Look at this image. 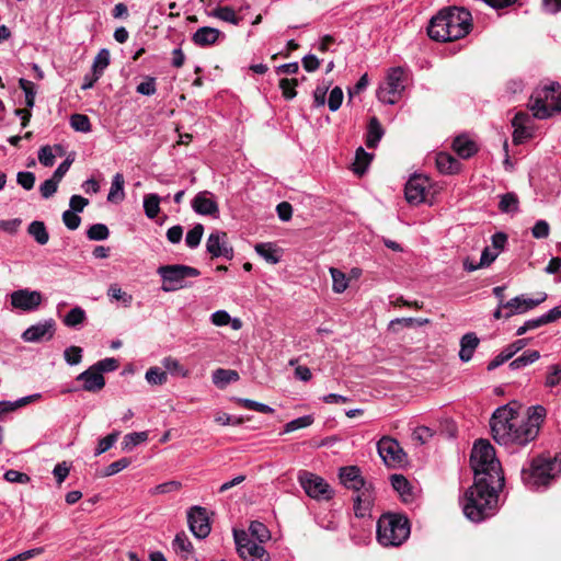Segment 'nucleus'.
Returning <instances> with one entry per match:
<instances>
[{"instance_id":"obj_1","label":"nucleus","mask_w":561,"mask_h":561,"mask_svg":"<svg viewBox=\"0 0 561 561\" xmlns=\"http://www.w3.org/2000/svg\"><path fill=\"white\" fill-rule=\"evenodd\" d=\"M470 463L474 483L465 493L462 511L466 517L479 523L494 515L497 506V490L503 486L504 477L493 446L483 439L472 448Z\"/></svg>"},{"instance_id":"obj_2","label":"nucleus","mask_w":561,"mask_h":561,"mask_svg":"<svg viewBox=\"0 0 561 561\" xmlns=\"http://www.w3.org/2000/svg\"><path fill=\"white\" fill-rule=\"evenodd\" d=\"M490 426L493 439L500 445L523 446L536 438L534 425L526 428L524 417L510 405L500 407L494 411Z\"/></svg>"},{"instance_id":"obj_3","label":"nucleus","mask_w":561,"mask_h":561,"mask_svg":"<svg viewBox=\"0 0 561 561\" xmlns=\"http://www.w3.org/2000/svg\"><path fill=\"white\" fill-rule=\"evenodd\" d=\"M472 30V15L463 8H446L430 21L428 36L436 42H453L467 36Z\"/></svg>"},{"instance_id":"obj_4","label":"nucleus","mask_w":561,"mask_h":561,"mask_svg":"<svg viewBox=\"0 0 561 561\" xmlns=\"http://www.w3.org/2000/svg\"><path fill=\"white\" fill-rule=\"evenodd\" d=\"M534 117L547 119L561 112V85L558 82L537 88L528 104Z\"/></svg>"},{"instance_id":"obj_5","label":"nucleus","mask_w":561,"mask_h":561,"mask_svg":"<svg viewBox=\"0 0 561 561\" xmlns=\"http://www.w3.org/2000/svg\"><path fill=\"white\" fill-rule=\"evenodd\" d=\"M410 536L407 517L397 514H385L377 523V539L385 547L402 545Z\"/></svg>"},{"instance_id":"obj_6","label":"nucleus","mask_w":561,"mask_h":561,"mask_svg":"<svg viewBox=\"0 0 561 561\" xmlns=\"http://www.w3.org/2000/svg\"><path fill=\"white\" fill-rule=\"evenodd\" d=\"M561 471L557 458L538 457L531 460L528 469L522 470V480L531 490L546 486Z\"/></svg>"},{"instance_id":"obj_7","label":"nucleus","mask_w":561,"mask_h":561,"mask_svg":"<svg viewBox=\"0 0 561 561\" xmlns=\"http://www.w3.org/2000/svg\"><path fill=\"white\" fill-rule=\"evenodd\" d=\"M407 75L402 67L389 69L386 81L379 87L377 98L386 104H394L399 101L405 89Z\"/></svg>"},{"instance_id":"obj_8","label":"nucleus","mask_w":561,"mask_h":561,"mask_svg":"<svg viewBox=\"0 0 561 561\" xmlns=\"http://www.w3.org/2000/svg\"><path fill=\"white\" fill-rule=\"evenodd\" d=\"M158 274L161 276L163 284V291H174L184 287V280L188 277H197L201 272L187 265L174 264L163 265L158 268Z\"/></svg>"},{"instance_id":"obj_9","label":"nucleus","mask_w":561,"mask_h":561,"mask_svg":"<svg viewBox=\"0 0 561 561\" xmlns=\"http://www.w3.org/2000/svg\"><path fill=\"white\" fill-rule=\"evenodd\" d=\"M239 556L244 561H268L270 554L261 543L255 542L247 531L233 530Z\"/></svg>"},{"instance_id":"obj_10","label":"nucleus","mask_w":561,"mask_h":561,"mask_svg":"<svg viewBox=\"0 0 561 561\" xmlns=\"http://www.w3.org/2000/svg\"><path fill=\"white\" fill-rule=\"evenodd\" d=\"M298 480L305 492L313 499H330L332 490L321 477L309 471H300Z\"/></svg>"},{"instance_id":"obj_11","label":"nucleus","mask_w":561,"mask_h":561,"mask_svg":"<svg viewBox=\"0 0 561 561\" xmlns=\"http://www.w3.org/2000/svg\"><path fill=\"white\" fill-rule=\"evenodd\" d=\"M377 449L383 462L389 467L399 466L404 461L405 454L400 444L389 436L379 439Z\"/></svg>"},{"instance_id":"obj_12","label":"nucleus","mask_w":561,"mask_h":561,"mask_svg":"<svg viewBox=\"0 0 561 561\" xmlns=\"http://www.w3.org/2000/svg\"><path fill=\"white\" fill-rule=\"evenodd\" d=\"M187 523L192 534L199 539L206 538L211 530L207 510L202 506L190 508L187 512Z\"/></svg>"},{"instance_id":"obj_13","label":"nucleus","mask_w":561,"mask_h":561,"mask_svg":"<svg viewBox=\"0 0 561 561\" xmlns=\"http://www.w3.org/2000/svg\"><path fill=\"white\" fill-rule=\"evenodd\" d=\"M206 250L211 257L233 259V249L228 242L227 233L224 231L216 230L208 236Z\"/></svg>"},{"instance_id":"obj_14","label":"nucleus","mask_w":561,"mask_h":561,"mask_svg":"<svg viewBox=\"0 0 561 561\" xmlns=\"http://www.w3.org/2000/svg\"><path fill=\"white\" fill-rule=\"evenodd\" d=\"M11 305L22 311H33L42 304V294L37 290L19 289L10 295Z\"/></svg>"},{"instance_id":"obj_15","label":"nucleus","mask_w":561,"mask_h":561,"mask_svg":"<svg viewBox=\"0 0 561 561\" xmlns=\"http://www.w3.org/2000/svg\"><path fill=\"white\" fill-rule=\"evenodd\" d=\"M354 511L357 517L369 515L375 503V489L371 482L365 481L364 485L355 489Z\"/></svg>"},{"instance_id":"obj_16","label":"nucleus","mask_w":561,"mask_h":561,"mask_svg":"<svg viewBox=\"0 0 561 561\" xmlns=\"http://www.w3.org/2000/svg\"><path fill=\"white\" fill-rule=\"evenodd\" d=\"M547 299V294L541 293L539 298L531 299L524 296H517L503 304V307L507 310L505 318L508 319L514 314L525 313L535 307L539 306Z\"/></svg>"},{"instance_id":"obj_17","label":"nucleus","mask_w":561,"mask_h":561,"mask_svg":"<svg viewBox=\"0 0 561 561\" xmlns=\"http://www.w3.org/2000/svg\"><path fill=\"white\" fill-rule=\"evenodd\" d=\"M55 333V321L53 319L46 320L44 322L36 323L27 328L23 334L22 339L25 342L36 343L41 341H49Z\"/></svg>"},{"instance_id":"obj_18","label":"nucleus","mask_w":561,"mask_h":561,"mask_svg":"<svg viewBox=\"0 0 561 561\" xmlns=\"http://www.w3.org/2000/svg\"><path fill=\"white\" fill-rule=\"evenodd\" d=\"M428 179L422 175L412 176L405 184V198L410 204L419 205L425 199Z\"/></svg>"},{"instance_id":"obj_19","label":"nucleus","mask_w":561,"mask_h":561,"mask_svg":"<svg viewBox=\"0 0 561 561\" xmlns=\"http://www.w3.org/2000/svg\"><path fill=\"white\" fill-rule=\"evenodd\" d=\"M194 211L204 216L218 217L219 207L208 191L199 192L192 201Z\"/></svg>"},{"instance_id":"obj_20","label":"nucleus","mask_w":561,"mask_h":561,"mask_svg":"<svg viewBox=\"0 0 561 561\" xmlns=\"http://www.w3.org/2000/svg\"><path fill=\"white\" fill-rule=\"evenodd\" d=\"M77 380L82 381V389L88 392H99L105 386L103 375L96 371L92 366L79 374Z\"/></svg>"},{"instance_id":"obj_21","label":"nucleus","mask_w":561,"mask_h":561,"mask_svg":"<svg viewBox=\"0 0 561 561\" xmlns=\"http://www.w3.org/2000/svg\"><path fill=\"white\" fill-rule=\"evenodd\" d=\"M339 477L346 488L353 490L363 486L366 481L360 473V469L356 466L342 467Z\"/></svg>"},{"instance_id":"obj_22","label":"nucleus","mask_w":561,"mask_h":561,"mask_svg":"<svg viewBox=\"0 0 561 561\" xmlns=\"http://www.w3.org/2000/svg\"><path fill=\"white\" fill-rule=\"evenodd\" d=\"M392 488L398 492L404 503H412L415 500V491L409 480L402 474L390 477Z\"/></svg>"},{"instance_id":"obj_23","label":"nucleus","mask_w":561,"mask_h":561,"mask_svg":"<svg viewBox=\"0 0 561 561\" xmlns=\"http://www.w3.org/2000/svg\"><path fill=\"white\" fill-rule=\"evenodd\" d=\"M453 149L460 158L468 159L478 151V146L468 136L460 135L454 139Z\"/></svg>"},{"instance_id":"obj_24","label":"nucleus","mask_w":561,"mask_h":561,"mask_svg":"<svg viewBox=\"0 0 561 561\" xmlns=\"http://www.w3.org/2000/svg\"><path fill=\"white\" fill-rule=\"evenodd\" d=\"M479 342L480 340L476 333H466L460 340L459 358L465 363L469 362L472 358Z\"/></svg>"},{"instance_id":"obj_25","label":"nucleus","mask_w":561,"mask_h":561,"mask_svg":"<svg viewBox=\"0 0 561 561\" xmlns=\"http://www.w3.org/2000/svg\"><path fill=\"white\" fill-rule=\"evenodd\" d=\"M220 35V31L215 27L209 26H203L199 27L194 34H193V42L197 46H208L214 44Z\"/></svg>"},{"instance_id":"obj_26","label":"nucleus","mask_w":561,"mask_h":561,"mask_svg":"<svg viewBox=\"0 0 561 561\" xmlns=\"http://www.w3.org/2000/svg\"><path fill=\"white\" fill-rule=\"evenodd\" d=\"M436 165L439 172L451 174L459 170V162L451 154L439 152L436 157Z\"/></svg>"},{"instance_id":"obj_27","label":"nucleus","mask_w":561,"mask_h":561,"mask_svg":"<svg viewBox=\"0 0 561 561\" xmlns=\"http://www.w3.org/2000/svg\"><path fill=\"white\" fill-rule=\"evenodd\" d=\"M383 136V129L376 117H371L367 128L366 146L375 148Z\"/></svg>"},{"instance_id":"obj_28","label":"nucleus","mask_w":561,"mask_h":561,"mask_svg":"<svg viewBox=\"0 0 561 561\" xmlns=\"http://www.w3.org/2000/svg\"><path fill=\"white\" fill-rule=\"evenodd\" d=\"M27 231L41 245L46 244L49 240V234L43 221H32L27 228Z\"/></svg>"},{"instance_id":"obj_29","label":"nucleus","mask_w":561,"mask_h":561,"mask_svg":"<svg viewBox=\"0 0 561 561\" xmlns=\"http://www.w3.org/2000/svg\"><path fill=\"white\" fill-rule=\"evenodd\" d=\"M211 15L214 18H217L224 22H228L233 25H239L241 22V18L236 14V11L228 5L225 7H217L213 12Z\"/></svg>"},{"instance_id":"obj_30","label":"nucleus","mask_w":561,"mask_h":561,"mask_svg":"<svg viewBox=\"0 0 561 561\" xmlns=\"http://www.w3.org/2000/svg\"><path fill=\"white\" fill-rule=\"evenodd\" d=\"M124 176L122 173H116L113 176L112 185L110 188V193L107 195V201L115 202V201H122L125 196L124 194Z\"/></svg>"},{"instance_id":"obj_31","label":"nucleus","mask_w":561,"mask_h":561,"mask_svg":"<svg viewBox=\"0 0 561 561\" xmlns=\"http://www.w3.org/2000/svg\"><path fill=\"white\" fill-rule=\"evenodd\" d=\"M161 198L157 194H147L144 197V209L148 218L154 219L160 211Z\"/></svg>"},{"instance_id":"obj_32","label":"nucleus","mask_w":561,"mask_h":561,"mask_svg":"<svg viewBox=\"0 0 561 561\" xmlns=\"http://www.w3.org/2000/svg\"><path fill=\"white\" fill-rule=\"evenodd\" d=\"M540 358V353L538 351H526L520 356L515 358L513 362L510 363L511 369H519L523 367H526L529 364L535 363Z\"/></svg>"},{"instance_id":"obj_33","label":"nucleus","mask_w":561,"mask_h":561,"mask_svg":"<svg viewBox=\"0 0 561 561\" xmlns=\"http://www.w3.org/2000/svg\"><path fill=\"white\" fill-rule=\"evenodd\" d=\"M249 533V536L253 540L256 539L260 543H263L271 538V534L267 527L257 520H254L250 524Z\"/></svg>"},{"instance_id":"obj_34","label":"nucleus","mask_w":561,"mask_h":561,"mask_svg":"<svg viewBox=\"0 0 561 561\" xmlns=\"http://www.w3.org/2000/svg\"><path fill=\"white\" fill-rule=\"evenodd\" d=\"M519 201L515 193H506L501 195L499 209L502 213H517Z\"/></svg>"},{"instance_id":"obj_35","label":"nucleus","mask_w":561,"mask_h":561,"mask_svg":"<svg viewBox=\"0 0 561 561\" xmlns=\"http://www.w3.org/2000/svg\"><path fill=\"white\" fill-rule=\"evenodd\" d=\"M332 277V289L336 294H341L348 287V280L346 275L336 267H330L329 270Z\"/></svg>"},{"instance_id":"obj_36","label":"nucleus","mask_w":561,"mask_h":561,"mask_svg":"<svg viewBox=\"0 0 561 561\" xmlns=\"http://www.w3.org/2000/svg\"><path fill=\"white\" fill-rule=\"evenodd\" d=\"M239 374L236 370L218 368L213 374V382L217 386H224L231 381H237Z\"/></svg>"},{"instance_id":"obj_37","label":"nucleus","mask_w":561,"mask_h":561,"mask_svg":"<svg viewBox=\"0 0 561 561\" xmlns=\"http://www.w3.org/2000/svg\"><path fill=\"white\" fill-rule=\"evenodd\" d=\"M546 416V409L541 405H537L533 408L531 414L527 419H524V424L526 428L529 425H534V428L536 430V436L539 433L540 424L542 423L543 419Z\"/></svg>"},{"instance_id":"obj_38","label":"nucleus","mask_w":561,"mask_h":561,"mask_svg":"<svg viewBox=\"0 0 561 561\" xmlns=\"http://www.w3.org/2000/svg\"><path fill=\"white\" fill-rule=\"evenodd\" d=\"M373 159V156L368 152H366L362 147H359L357 150H356V154H355V162H354V172L357 173V174H363L368 164L370 163Z\"/></svg>"},{"instance_id":"obj_39","label":"nucleus","mask_w":561,"mask_h":561,"mask_svg":"<svg viewBox=\"0 0 561 561\" xmlns=\"http://www.w3.org/2000/svg\"><path fill=\"white\" fill-rule=\"evenodd\" d=\"M110 51L106 48L98 53L92 65V71L96 73V77L103 75L104 69L110 65Z\"/></svg>"},{"instance_id":"obj_40","label":"nucleus","mask_w":561,"mask_h":561,"mask_svg":"<svg viewBox=\"0 0 561 561\" xmlns=\"http://www.w3.org/2000/svg\"><path fill=\"white\" fill-rule=\"evenodd\" d=\"M85 318V311L80 307H75L66 314L64 323L69 328H75L83 323Z\"/></svg>"},{"instance_id":"obj_41","label":"nucleus","mask_w":561,"mask_h":561,"mask_svg":"<svg viewBox=\"0 0 561 561\" xmlns=\"http://www.w3.org/2000/svg\"><path fill=\"white\" fill-rule=\"evenodd\" d=\"M172 546L175 552H182L185 554L191 553L193 550L192 542L184 531L176 534Z\"/></svg>"},{"instance_id":"obj_42","label":"nucleus","mask_w":561,"mask_h":561,"mask_svg":"<svg viewBox=\"0 0 561 561\" xmlns=\"http://www.w3.org/2000/svg\"><path fill=\"white\" fill-rule=\"evenodd\" d=\"M162 365L163 367L170 371L171 374L173 375H176V376H180V377H187L188 376V370L186 368H184L180 362L171 356L169 357H165L163 360H162Z\"/></svg>"},{"instance_id":"obj_43","label":"nucleus","mask_w":561,"mask_h":561,"mask_svg":"<svg viewBox=\"0 0 561 561\" xmlns=\"http://www.w3.org/2000/svg\"><path fill=\"white\" fill-rule=\"evenodd\" d=\"M560 382H561V365H559V364L550 365L547 369L545 387L553 388V387H557Z\"/></svg>"},{"instance_id":"obj_44","label":"nucleus","mask_w":561,"mask_h":561,"mask_svg":"<svg viewBox=\"0 0 561 561\" xmlns=\"http://www.w3.org/2000/svg\"><path fill=\"white\" fill-rule=\"evenodd\" d=\"M204 233V226L202 224H196L185 237V242L188 248L194 249L197 248L201 243L202 237Z\"/></svg>"},{"instance_id":"obj_45","label":"nucleus","mask_w":561,"mask_h":561,"mask_svg":"<svg viewBox=\"0 0 561 561\" xmlns=\"http://www.w3.org/2000/svg\"><path fill=\"white\" fill-rule=\"evenodd\" d=\"M255 251L268 263L276 264L279 261L278 256L275 254L272 243H257L255 245Z\"/></svg>"},{"instance_id":"obj_46","label":"nucleus","mask_w":561,"mask_h":561,"mask_svg":"<svg viewBox=\"0 0 561 561\" xmlns=\"http://www.w3.org/2000/svg\"><path fill=\"white\" fill-rule=\"evenodd\" d=\"M108 236H110V230L106 227V225H104V224H94L87 231V237L90 240H94V241L105 240L108 238Z\"/></svg>"},{"instance_id":"obj_47","label":"nucleus","mask_w":561,"mask_h":561,"mask_svg":"<svg viewBox=\"0 0 561 561\" xmlns=\"http://www.w3.org/2000/svg\"><path fill=\"white\" fill-rule=\"evenodd\" d=\"M70 126L81 133H89L91 130V123L87 115L73 114L70 117Z\"/></svg>"},{"instance_id":"obj_48","label":"nucleus","mask_w":561,"mask_h":561,"mask_svg":"<svg viewBox=\"0 0 561 561\" xmlns=\"http://www.w3.org/2000/svg\"><path fill=\"white\" fill-rule=\"evenodd\" d=\"M19 87L24 91L25 93V104L28 108H32L35 104V85L33 82L21 78L19 80Z\"/></svg>"},{"instance_id":"obj_49","label":"nucleus","mask_w":561,"mask_h":561,"mask_svg":"<svg viewBox=\"0 0 561 561\" xmlns=\"http://www.w3.org/2000/svg\"><path fill=\"white\" fill-rule=\"evenodd\" d=\"M238 403L245 409L253 410L261 413L271 414L274 413V409L267 404L251 400V399H238Z\"/></svg>"},{"instance_id":"obj_50","label":"nucleus","mask_w":561,"mask_h":561,"mask_svg":"<svg viewBox=\"0 0 561 561\" xmlns=\"http://www.w3.org/2000/svg\"><path fill=\"white\" fill-rule=\"evenodd\" d=\"M146 380L151 385H163L168 380L167 373L159 367H150L146 371Z\"/></svg>"},{"instance_id":"obj_51","label":"nucleus","mask_w":561,"mask_h":561,"mask_svg":"<svg viewBox=\"0 0 561 561\" xmlns=\"http://www.w3.org/2000/svg\"><path fill=\"white\" fill-rule=\"evenodd\" d=\"M110 298L122 301L125 306H129L133 301L131 295L122 290L117 284H112L107 290Z\"/></svg>"},{"instance_id":"obj_52","label":"nucleus","mask_w":561,"mask_h":561,"mask_svg":"<svg viewBox=\"0 0 561 561\" xmlns=\"http://www.w3.org/2000/svg\"><path fill=\"white\" fill-rule=\"evenodd\" d=\"M313 423V417L311 415H304L298 419H295L290 422H288L285 425L284 432L290 433L300 428H305L310 426Z\"/></svg>"},{"instance_id":"obj_53","label":"nucleus","mask_w":561,"mask_h":561,"mask_svg":"<svg viewBox=\"0 0 561 561\" xmlns=\"http://www.w3.org/2000/svg\"><path fill=\"white\" fill-rule=\"evenodd\" d=\"M148 434L146 432H135L125 435L124 437V449L130 450L140 443L147 440Z\"/></svg>"},{"instance_id":"obj_54","label":"nucleus","mask_w":561,"mask_h":561,"mask_svg":"<svg viewBox=\"0 0 561 561\" xmlns=\"http://www.w3.org/2000/svg\"><path fill=\"white\" fill-rule=\"evenodd\" d=\"M298 84L297 79L284 78L279 81V89L282 90L283 96L287 100H291L296 96V87Z\"/></svg>"},{"instance_id":"obj_55","label":"nucleus","mask_w":561,"mask_h":561,"mask_svg":"<svg viewBox=\"0 0 561 561\" xmlns=\"http://www.w3.org/2000/svg\"><path fill=\"white\" fill-rule=\"evenodd\" d=\"M118 438V433H111L107 436L101 438L98 443V447L94 451V456H100L103 453L107 451L113 445L116 443Z\"/></svg>"},{"instance_id":"obj_56","label":"nucleus","mask_w":561,"mask_h":561,"mask_svg":"<svg viewBox=\"0 0 561 561\" xmlns=\"http://www.w3.org/2000/svg\"><path fill=\"white\" fill-rule=\"evenodd\" d=\"M343 102V91L340 87H335L331 90L329 100H328V106L330 111L335 112L337 111Z\"/></svg>"},{"instance_id":"obj_57","label":"nucleus","mask_w":561,"mask_h":561,"mask_svg":"<svg viewBox=\"0 0 561 561\" xmlns=\"http://www.w3.org/2000/svg\"><path fill=\"white\" fill-rule=\"evenodd\" d=\"M64 357L69 365H78L82 359V348L79 346L67 347Z\"/></svg>"},{"instance_id":"obj_58","label":"nucleus","mask_w":561,"mask_h":561,"mask_svg":"<svg viewBox=\"0 0 561 561\" xmlns=\"http://www.w3.org/2000/svg\"><path fill=\"white\" fill-rule=\"evenodd\" d=\"M92 367L103 375V373L116 370L118 368V362L115 358H104L96 362Z\"/></svg>"},{"instance_id":"obj_59","label":"nucleus","mask_w":561,"mask_h":561,"mask_svg":"<svg viewBox=\"0 0 561 561\" xmlns=\"http://www.w3.org/2000/svg\"><path fill=\"white\" fill-rule=\"evenodd\" d=\"M129 465H130V459H128V458H121V459L110 463L105 468L103 474L105 477L114 476V474L121 472L122 470H124L125 468H127Z\"/></svg>"},{"instance_id":"obj_60","label":"nucleus","mask_w":561,"mask_h":561,"mask_svg":"<svg viewBox=\"0 0 561 561\" xmlns=\"http://www.w3.org/2000/svg\"><path fill=\"white\" fill-rule=\"evenodd\" d=\"M60 181H58L54 175L46 180L41 186H39V191H41V194L44 198H49L51 197L56 192H57V188H58V183Z\"/></svg>"},{"instance_id":"obj_61","label":"nucleus","mask_w":561,"mask_h":561,"mask_svg":"<svg viewBox=\"0 0 561 561\" xmlns=\"http://www.w3.org/2000/svg\"><path fill=\"white\" fill-rule=\"evenodd\" d=\"M38 160L44 167H53L55 163V153L50 146H43L38 151Z\"/></svg>"},{"instance_id":"obj_62","label":"nucleus","mask_w":561,"mask_h":561,"mask_svg":"<svg viewBox=\"0 0 561 561\" xmlns=\"http://www.w3.org/2000/svg\"><path fill=\"white\" fill-rule=\"evenodd\" d=\"M4 479L8 482L21 483V484H26L31 480V478L26 473H23V472L13 470V469H10V470L5 471Z\"/></svg>"},{"instance_id":"obj_63","label":"nucleus","mask_w":561,"mask_h":561,"mask_svg":"<svg viewBox=\"0 0 561 561\" xmlns=\"http://www.w3.org/2000/svg\"><path fill=\"white\" fill-rule=\"evenodd\" d=\"M550 226L546 220H538L531 229L533 237L536 239H545L549 236Z\"/></svg>"},{"instance_id":"obj_64","label":"nucleus","mask_w":561,"mask_h":561,"mask_svg":"<svg viewBox=\"0 0 561 561\" xmlns=\"http://www.w3.org/2000/svg\"><path fill=\"white\" fill-rule=\"evenodd\" d=\"M62 221L68 229L76 230L80 226L81 218L72 210H66L62 214Z\"/></svg>"}]
</instances>
